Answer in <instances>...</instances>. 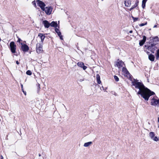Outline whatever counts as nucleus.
I'll list each match as a JSON object with an SVG mask.
<instances>
[{"instance_id": "obj_1", "label": "nucleus", "mask_w": 159, "mask_h": 159, "mask_svg": "<svg viewBox=\"0 0 159 159\" xmlns=\"http://www.w3.org/2000/svg\"><path fill=\"white\" fill-rule=\"evenodd\" d=\"M132 85L135 87V91L138 94H140L145 100L148 101L149 97L155 94L154 92L151 91L144 85L141 82L138 81L134 79L132 82Z\"/></svg>"}, {"instance_id": "obj_2", "label": "nucleus", "mask_w": 159, "mask_h": 159, "mask_svg": "<svg viewBox=\"0 0 159 159\" xmlns=\"http://www.w3.org/2000/svg\"><path fill=\"white\" fill-rule=\"evenodd\" d=\"M43 51L42 43H39L36 45V52L38 53L42 52Z\"/></svg>"}, {"instance_id": "obj_3", "label": "nucleus", "mask_w": 159, "mask_h": 159, "mask_svg": "<svg viewBox=\"0 0 159 159\" xmlns=\"http://www.w3.org/2000/svg\"><path fill=\"white\" fill-rule=\"evenodd\" d=\"M10 46L11 52L12 53H15L16 49V45L14 42H11L10 43Z\"/></svg>"}, {"instance_id": "obj_4", "label": "nucleus", "mask_w": 159, "mask_h": 159, "mask_svg": "<svg viewBox=\"0 0 159 159\" xmlns=\"http://www.w3.org/2000/svg\"><path fill=\"white\" fill-rule=\"evenodd\" d=\"M116 65L119 69L121 68L123 66H125L124 62L121 60H120L119 59L117 60Z\"/></svg>"}, {"instance_id": "obj_5", "label": "nucleus", "mask_w": 159, "mask_h": 159, "mask_svg": "<svg viewBox=\"0 0 159 159\" xmlns=\"http://www.w3.org/2000/svg\"><path fill=\"white\" fill-rule=\"evenodd\" d=\"M37 4L41 8V9L43 10L44 8L45 4L43 2L39 0H37L36 1Z\"/></svg>"}, {"instance_id": "obj_6", "label": "nucleus", "mask_w": 159, "mask_h": 159, "mask_svg": "<svg viewBox=\"0 0 159 159\" xmlns=\"http://www.w3.org/2000/svg\"><path fill=\"white\" fill-rule=\"evenodd\" d=\"M22 45L21 48L23 52H27L29 50V47L27 45L24 44H22V43H21Z\"/></svg>"}, {"instance_id": "obj_7", "label": "nucleus", "mask_w": 159, "mask_h": 159, "mask_svg": "<svg viewBox=\"0 0 159 159\" xmlns=\"http://www.w3.org/2000/svg\"><path fill=\"white\" fill-rule=\"evenodd\" d=\"M43 11H44L47 14L50 15L51 13L52 8L51 7H46Z\"/></svg>"}, {"instance_id": "obj_8", "label": "nucleus", "mask_w": 159, "mask_h": 159, "mask_svg": "<svg viewBox=\"0 0 159 159\" xmlns=\"http://www.w3.org/2000/svg\"><path fill=\"white\" fill-rule=\"evenodd\" d=\"M159 99H156L153 98L152 99L151 104L152 105L156 106L158 104Z\"/></svg>"}, {"instance_id": "obj_9", "label": "nucleus", "mask_w": 159, "mask_h": 159, "mask_svg": "<svg viewBox=\"0 0 159 159\" xmlns=\"http://www.w3.org/2000/svg\"><path fill=\"white\" fill-rule=\"evenodd\" d=\"M77 64L78 66L83 68L84 70H86L87 68V66L84 65V63L82 62H78Z\"/></svg>"}, {"instance_id": "obj_10", "label": "nucleus", "mask_w": 159, "mask_h": 159, "mask_svg": "<svg viewBox=\"0 0 159 159\" xmlns=\"http://www.w3.org/2000/svg\"><path fill=\"white\" fill-rule=\"evenodd\" d=\"M155 44L151 43L148 46L147 48L148 49V50H149L152 52L155 50Z\"/></svg>"}, {"instance_id": "obj_11", "label": "nucleus", "mask_w": 159, "mask_h": 159, "mask_svg": "<svg viewBox=\"0 0 159 159\" xmlns=\"http://www.w3.org/2000/svg\"><path fill=\"white\" fill-rule=\"evenodd\" d=\"M146 39V37L145 36H143V39L142 40H141L139 43L140 46H142L145 42Z\"/></svg>"}, {"instance_id": "obj_12", "label": "nucleus", "mask_w": 159, "mask_h": 159, "mask_svg": "<svg viewBox=\"0 0 159 159\" xmlns=\"http://www.w3.org/2000/svg\"><path fill=\"white\" fill-rule=\"evenodd\" d=\"M44 26L46 28H48L50 26V23L47 20H44L43 21Z\"/></svg>"}, {"instance_id": "obj_13", "label": "nucleus", "mask_w": 159, "mask_h": 159, "mask_svg": "<svg viewBox=\"0 0 159 159\" xmlns=\"http://www.w3.org/2000/svg\"><path fill=\"white\" fill-rule=\"evenodd\" d=\"M125 6L129 7L131 5V1L130 0H126L125 1Z\"/></svg>"}, {"instance_id": "obj_14", "label": "nucleus", "mask_w": 159, "mask_h": 159, "mask_svg": "<svg viewBox=\"0 0 159 159\" xmlns=\"http://www.w3.org/2000/svg\"><path fill=\"white\" fill-rule=\"evenodd\" d=\"M38 36L40 37L41 41V43H42L45 38V36L43 34L39 33L38 35Z\"/></svg>"}, {"instance_id": "obj_15", "label": "nucleus", "mask_w": 159, "mask_h": 159, "mask_svg": "<svg viewBox=\"0 0 159 159\" xmlns=\"http://www.w3.org/2000/svg\"><path fill=\"white\" fill-rule=\"evenodd\" d=\"M92 142L91 141L85 143L84 144V146L86 147H88L92 145Z\"/></svg>"}, {"instance_id": "obj_16", "label": "nucleus", "mask_w": 159, "mask_h": 159, "mask_svg": "<svg viewBox=\"0 0 159 159\" xmlns=\"http://www.w3.org/2000/svg\"><path fill=\"white\" fill-rule=\"evenodd\" d=\"M148 58L151 61H154L155 59V57L152 54H150L148 56Z\"/></svg>"}, {"instance_id": "obj_17", "label": "nucleus", "mask_w": 159, "mask_h": 159, "mask_svg": "<svg viewBox=\"0 0 159 159\" xmlns=\"http://www.w3.org/2000/svg\"><path fill=\"white\" fill-rule=\"evenodd\" d=\"M50 25L55 28L57 26V22L53 21L50 24Z\"/></svg>"}, {"instance_id": "obj_18", "label": "nucleus", "mask_w": 159, "mask_h": 159, "mask_svg": "<svg viewBox=\"0 0 159 159\" xmlns=\"http://www.w3.org/2000/svg\"><path fill=\"white\" fill-rule=\"evenodd\" d=\"M96 79L98 84H100L101 83V81L100 80V76L99 75L97 74L96 75Z\"/></svg>"}, {"instance_id": "obj_19", "label": "nucleus", "mask_w": 159, "mask_h": 159, "mask_svg": "<svg viewBox=\"0 0 159 159\" xmlns=\"http://www.w3.org/2000/svg\"><path fill=\"white\" fill-rule=\"evenodd\" d=\"M147 0H143L142 2V7L143 8L145 7L146 3Z\"/></svg>"}, {"instance_id": "obj_20", "label": "nucleus", "mask_w": 159, "mask_h": 159, "mask_svg": "<svg viewBox=\"0 0 159 159\" xmlns=\"http://www.w3.org/2000/svg\"><path fill=\"white\" fill-rule=\"evenodd\" d=\"M149 136L152 139L155 136V134L153 132H150L149 134Z\"/></svg>"}, {"instance_id": "obj_21", "label": "nucleus", "mask_w": 159, "mask_h": 159, "mask_svg": "<svg viewBox=\"0 0 159 159\" xmlns=\"http://www.w3.org/2000/svg\"><path fill=\"white\" fill-rule=\"evenodd\" d=\"M55 31L57 33V34L58 36L60 35H61V33L60 32V31L59 29H58L57 28H56L55 29Z\"/></svg>"}, {"instance_id": "obj_22", "label": "nucleus", "mask_w": 159, "mask_h": 159, "mask_svg": "<svg viewBox=\"0 0 159 159\" xmlns=\"http://www.w3.org/2000/svg\"><path fill=\"white\" fill-rule=\"evenodd\" d=\"M156 59L158 60L159 58V49L157 51V53L156 54Z\"/></svg>"}, {"instance_id": "obj_23", "label": "nucleus", "mask_w": 159, "mask_h": 159, "mask_svg": "<svg viewBox=\"0 0 159 159\" xmlns=\"http://www.w3.org/2000/svg\"><path fill=\"white\" fill-rule=\"evenodd\" d=\"M153 41L158 42L159 41V38L157 36L154 37L153 38Z\"/></svg>"}, {"instance_id": "obj_24", "label": "nucleus", "mask_w": 159, "mask_h": 159, "mask_svg": "<svg viewBox=\"0 0 159 159\" xmlns=\"http://www.w3.org/2000/svg\"><path fill=\"white\" fill-rule=\"evenodd\" d=\"M152 139L156 142L158 141L159 140V139L156 136L154 137Z\"/></svg>"}, {"instance_id": "obj_25", "label": "nucleus", "mask_w": 159, "mask_h": 159, "mask_svg": "<svg viewBox=\"0 0 159 159\" xmlns=\"http://www.w3.org/2000/svg\"><path fill=\"white\" fill-rule=\"evenodd\" d=\"M26 74L27 75H30L32 74V72L30 70H27L26 72Z\"/></svg>"}, {"instance_id": "obj_26", "label": "nucleus", "mask_w": 159, "mask_h": 159, "mask_svg": "<svg viewBox=\"0 0 159 159\" xmlns=\"http://www.w3.org/2000/svg\"><path fill=\"white\" fill-rule=\"evenodd\" d=\"M114 78L116 81H119V79L117 76H116V75H115L114 76Z\"/></svg>"}, {"instance_id": "obj_27", "label": "nucleus", "mask_w": 159, "mask_h": 159, "mask_svg": "<svg viewBox=\"0 0 159 159\" xmlns=\"http://www.w3.org/2000/svg\"><path fill=\"white\" fill-rule=\"evenodd\" d=\"M122 71H123L125 72H126V71H127L126 68H125L124 67H122Z\"/></svg>"}, {"instance_id": "obj_28", "label": "nucleus", "mask_w": 159, "mask_h": 159, "mask_svg": "<svg viewBox=\"0 0 159 159\" xmlns=\"http://www.w3.org/2000/svg\"><path fill=\"white\" fill-rule=\"evenodd\" d=\"M132 18L134 20V22L136 21L138 19V18H135L133 16H132Z\"/></svg>"}, {"instance_id": "obj_29", "label": "nucleus", "mask_w": 159, "mask_h": 159, "mask_svg": "<svg viewBox=\"0 0 159 159\" xmlns=\"http://www.w3.org/2000/svg\"><path fill=\"white\" fill-rule=\"evenodd\" d=\"M146 24H147V23H146L145 24L142 23V24H141L139 25V26H143L145 25H146Z\"/></svg>"}, {"instance_id": "obj_30", "label": "nucleus", "mask_w": 159, "mask_h": 159, "mask_svg": "<svg viewBox=\"0 0 159 159\" xmlns=\"http://www.w3.org/2000/svg\"><path fill=\"white\" fill-rule=\"evenodd\" d=\"M59 37L60 39H61V40H63V36H62L61 35H61H59Z\"/></svg>"}, {"instance_id": "obj_31", "label": "nucleus", "mask_w": 159, "mask_h": 159, "mask_svg": "<svg viewBox=\"0 0 159 159\" xmlns=\"http://www.w3.org/2000/svg\"><path fill=\"white\" fill-rule=\"evenodd\" d=\"M21 84V87L22 90V91L23 92H24V91L23 90V85L22 84Z\"/></svg>"}, {"instance_id": "obj_32", "label": "nucleus", "mask_w": 159, "mask_h": 159, "mask_svg": "<svg viewBox=\"0 0 159 159\" xmlns=\"http://www.w3.org/2000/svg\"><path fill=\"white\" fill-rule=\"evenodd\" d=\"M18 40L17 41V42H20V41H21L22 40H21V39L20 38H19V37H18Z\"/></svg>"}, {"instance_id": "obj_33", "label": "nucleus", "mask_w": 159, "mask_h": 159, "mask_svg": "<svg viewBox=\"0 0 159 159\" xmlns=\"http://www.w3.org/2000/svg\"><path fill=\"white\" fill-rule=\"evenodd\" d=\"M16 63L17 65H19V62L17 61H16Z\"/></svg>"}, {"instance_id": "obj_34", "label": "nucleus", "mask_w": 159, "mask_h": 159, "mask_svg": "<svg viewBox=\"0 0 159 159\" xmlns=\"http://www.w3.org/2000/svg\"><path fill=\"white\" fill-rule=\"evenodd\" d=\"M83 80H83L82 79H80L79 80L80 81V82L83 81Z\"/></svg>"}, {"instance_id": "obj_35", "label": "nucleus", "mask_w": 159, "mask_h": 159, "mask_svg": "<svg viewBox=\"0 0 159 159\" xmlns=\"http://www.w3.org/2000/svg\"><path fill=\"white\" fill-rule=\"evenodd\" d=\"M1 157V159H3V157L2 155H1L0 156Z\"/></svg>"}, {"instance_id": "obj_36", "label": "nucleus", "mask_w": 159, "mask_h": 159, "mask_svg": "<svg viewBox=\"0 0 159 159\" xmlns=\"http://www.w3.org/2000/svg\"><path fill=\"white\" fill-rule=\"evenodd\" d=\"M137 6V3H136V6L135 7H132V9H133V8H134L135 7H136Z\"/></svg>"}, {"instance_id": "obj_37", "label": "nucleus", "mask_w": 159, "mask_h": 159, "mask_svg": "<svg viewBox=\"0 0 159 159\" xmlns=\"http://www.w3.org/2000/svg\"><path fill=\"white\" fill-rule=\"evenodd\" d=\"M133 32V31L132 30H130L129 32V33H132Z\"/></svg>"}, {"instance_id": "obj_38", "label": "nucleus", "mask_w": 159, "mask_h": 159, "mask_svg": "<svg viewBox=\"0 0 159 159\" xmlns=\"http://www.w3.org/2000/svg\"><path fill=\"white\" fill-rule=\"evenodd\" d=\"M157 25H155L154 26L153 28H155V27H157Z\"/></svg>"}, {"instance_id": "obj_39", "label": "nucleus", "mask_w": 159, "mask_h": 159, "mask_svg": "<svg viewBox=\"0 0 159 159\" xmlns=\"http://www.w3.org/2000/svg\"><path fill=\"white\" fill-rule=\"evenodd\" d=\"M32 3H33V4H35V2H32Z\"/></svg>"}, {"instance_id": "obj_40", "label": "nucleus", "mask_w": 159, "mask_h": 159, "mask_svg": "<svg viewBox=\"0 0 159 159\" xmlns=\"http://www.w3.org/2000/svg\"><path fill=\"white\" fill-rule=\"evenodd\" d=\"M39 157H40V156H41V154H40L39 153Z\"/></svg>"}, {"instance_id": "obj_41", "label": "nucleus", "mask_w": 159, "mask_h": 159, "mask_svg": "<svg viewBox=\"0 0 159 159\" xmlns=\"http://www.w3.org/2000/svg\"><path fill=\"white\" fill-rule=\"evenodd\" d=\"M23 93H24L25 95H26V92H25L24 91V92H23Z\"/></svg>"}, {"instance_id": "obj_42", "label": "nucleus", "mask_w": 159, "mask_h": 159, "mask_svg": "<svg viewBox=\"0 0 159 159\" xmlns=\"http://www.w3.org/2000/svg\"><path fill=\"white\" fill-rule=\"evenodd\" d=\"M158 127L159 128V125H158Z\"/></svg>"}, {"instance_id": "obj_43", "label": "nucleus", "mask_w": 159, "mask_h": 159, "mask_svg": "<svg viewBox=\"0 0 159 159\" xmlns=\"http://www.w3.org/2000/svg\"><path fill=\"white\" fill-rule=\"evenodd\" d=\"M159 101V102H158V105H159V101Z\"/></svg>"}, {"instance_id": "obj_44", "label": "nucleus", "mask_w": 159, "mask_h": 159, "mask_svg": "<svg viewBox=\"0 0 159 159\" xmlns=\"http://www.w3.org/2000/svg\"><path fill=\"white\" fill-rule=\"evenodd\" d=\"M103 0H102V1H103Z\"/></svg>"}]
</instances>
